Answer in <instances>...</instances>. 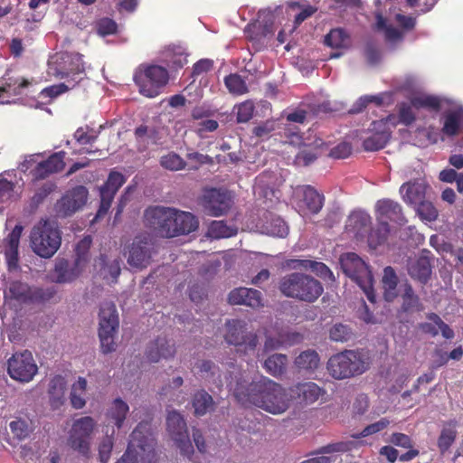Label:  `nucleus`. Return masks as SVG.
<instances>
[{
  "mask_svg": "<svg viewBox=\"0 0 463 463\" xmlns=\"http://www.w3.org/2000/svg\"><path fill=\"white\" fill-rule=\"evenodd\" d=\"M194 374L207 383H220L221 370L220 367L211 360H199L194 364Z\"/></svg>",
  "mask_w": 463,
  "mask_h": 463,
  "instance_id": "31",
  "label": "nucleus"
},
{
  "mask_svg": "<svg viewBox=\"0 0 463 463\" xmlns=\"http://www.w3.org/2000/svg\"><path fill=\"white\" fill-rule=\"evenodd\" d=\"M9 427L14 436L19 440L25 439L32 432V429L28 422L22 419L12 420Z\"/></svg>",
  "mask_w": 463,
  "mask_h": 463,
  "instance_id": "56",
  "label": "nucleus"
},
{
  "mask_svg": "<svg viewBox=\"0 0 463 463\" xmlns=\"http://www.w3.org/2000/svg\"><path fill=\"white\" fill-rule=\"evenodd\" d=\"M2 88H5V93L13 96H20L24 93V90L32 85V81L20 77H7L5 75L1 79Z\"/></svg>",
  "mask_w": 463,
  "mask_h": 463,
  "instance_id": "38",
  "label": "nucleus"
},
{
  "mask_svg": "<svg viewBox=\"0 0 463 463\" xmlns=\"http://www.w3.org/2000/svg\"><path fill=\"white\" fill-rule=\"evenodd\" d=\"M389 424L390 420L387 418H382L378 421L366 426L360 433L353 434L352 437L354 439L367 437L369 435L382 431L387 428Z\"/></svg>",
  "mask_w": 463,
  "mask_h": 463,
  "instance_id": "59",
  "label": "nucleus"
},
{
  "mask_svg": "<svg viewBox=\"0 0 463 463\" xmlns=\"http://www.w3.org/2000/svg\"><path fill=\"white\" fill-rule=\"evenodd\" d=\"M224 84L229 92L236 96L246 94L249 91L245 80L237 73H231L226 76Z\"/></svg>",
  "mask_w": 463,
  "mask_h": 463,
  "instance_id": "46",
  "label": "nucleus"
},
{
  "mask_svg": "<svg viewBox=\"0 0 463 463\" xmlns=\"http://www.w3.org/2000/svg\"><path fill=\"white\" fill-rule=\"evenodd\" d=\"M317 146L304 145L296 155L294 165L297 166H308L318 157Z\"/></svg>",
  "mask_w": 463,
  "mask_h": 463,
  "instance_id": "44",
  "label": "nucleus"
},
{
  "mask_svg": "<svg viewBox=\"0 0 463 463\" xmlns=\"http://www.w3.org/2000/svg\"><path fill=\"white\" fill-rule=\"evenodd\" d=\"M192 405L196 416H203L213 410L214 402L213 397L206 391L200 390L194 394Z\"/></svg>",
  "mask_w": 463,
  "mask_h": 463,
  "instance_id": "37",
  "label": "nucleus"
},
{
  "mask_svg": "<svg viewBox=\"0 0 463 463\" xmlns=\"http://www.w3.org/2000/svg\"><path fill=\"white\" fill-rule=\"evenodd\" d=\"M330 339L335 342H346L352 336L349 326L343 324H335L330 329Z\"/></svg>",
  "mask_w": 463,
  "mask_h": 463,
  "instance_id": "60",
  "label": "nucleus"
},
{
  "mask_svg": "<svg viewBox=\"0 0 463 463\" xmlns=\"http://www.w3.org/2000/svg\"><path fill=\"white\" fill-rule=\"evenodd\" d=\"M64 391H65L64 379L60 375L53 377L51 380L50 384H49L48 392H49L50 396H52V398H54L57 401H60L64 395Z\"/></svg>",
  "mask_w": 463,
  "mask_h": 463,
  "instance_id": "61",
  "label": "nucleus"
},
{
  "mask_svg": "<svg viewBox=\"0 0 463 463\" xmlns=\"http://www.w3.org/2000/svg\"><path fill=\"white\" fill-rule=\"evenodd\" d=\"M288 6L291 9L301 8V11L295 16V28L298 27L304 21L311 17L317 11V8L313 5H306L302 7L299 2H290L288 3Z\"/></svg>",
  "mask_w": 463,
  "mask_h": 463,
  "instance_id": "55",
  "label": "nucleus"
},
{
  "mask_svg": "<svg viewBox=\"0 0 463 463\" xmlns=\"http://www.w3.org/2000/svg\"><path fill=\"white\" fill-rule=\"evenodd\" d=\"M302 336L298 333H288L280 335L279 338L267 337L264 344V351H271L279 349L283 345H293L299 342Z\"/></svg>",
  "mask_w": 463,
  "mask_h": 463,
  "instance_id": "43",
  "label": "nucleus"
},
{
  "mask_svg": "<svg viewBox=\"0 0 463 463\" xmlns=\"http://www.w3.org/2000/svg\"><path fill=\"white\" fill-rule=\"evenodd\" d=\"M224 340L243 355L253 354L259 344L257 334L248 331L247 323L241 319H229L225 322Z\"/></svg>",
  "mask_w": 463,
  "mask_h": 463,
  "instance_id": "7",
  "label": "nucleus"
},
{
  "mask_svg": "<svg viewBox=\"0 0 463 463\" xmlns=\"http://www.w3.org/2000/svg\"><path fill=\"white\" fill-rule=\"evenodd\" d=\"M324 393V390L314 382L298 383L288 388L290 401L299 404H311Z\"/></svg>",
  "mask_w": 463,
  "mask_h": 463,
  "instance_id": "19",
  "label": "nucleus"
},
{
  "mask_svg": "<svg viewBox=\"0 0 463 463\" xmlns=\"http://www.w3.org/2000/svg\"><path fill=\"white\" fill-rule=\"evenodd\" d=\"M143 425L139 423L130 434V439L124 454L115 463H138L139 458L148 450V438L143 434Z\"/></svg>",
  "mask_w": 463,
  "mask_h": 463,
  "instance_id": "17",
  "label": "nucleus"
},
{
  "mask_svg": "<svg viewBox=\"0 0 463 463\" xmlns=\"http://www.w3.org/2000/svg\"><path fill=\"white\" fill-rule=\"evenodd\" d=\"M175 344H169L168 340L164 337H157L152 341L146 348V356L153 363H157L161 359H168L175 355Z\"/></svg>",
  "mask_w": 463,
  "mask_h": 463,
  "instance_id": "23",
  "label": "nucleus"
},
{
  "mask_svg": "<svg viewBox=\"0 0 463 463\" xmlns=\"http://www.w3.org/2000/svg\"><path fill=\"white\" fill-rule=\"evenodd\" d=\"M398 282L399 279L394 269L391 266L385 267L383 269L382 283L384 289V298L386 300L391 301L396 297L395 289Z\"/></svg>",
  "mask_w": 463,
  "mask_h": 463,
  "instance_id": "40",
  "label": "nucleus"
},
{
  "mask_svg": "<svg viewBox=\"0 0 463 463\" xmlns=\"http://www.w3.org/2000/svg\"><path fill=\"white\" fill-rule=\"evenodd\" d=\"M232 392L241 405H253L274 415L281 414L289 408L288 390L268 377L262 376L250 383L239 379Z\"/></svg>",
  "mask_w": 463,
  "mask_h": 463,
  "instance_id": "1",
  "label": "nucleus"
},
{
  "mask_svg": "<svg viewBox=\"0 0 463 463\" xmlns=\"http://www.w3.org/2000/svg\"><path fill=\"white\" fill-rule=\"evenodd\" d=\"M174 216V208L153 206L145 211L144 222L147 227L153 229L161 237L173 238Z\"/></svg>",
  "mask_w": 463,
  "mask_h": 463,
  "instance_id": "10",
  "label": "nucleus"
},
{
  "mask_svg": "<svg viewBox=\"0 0 463 463\" xmlns=\"http://www.w3.org/2000/svg\"><path fill=\"white\" fill-rule=\"evenodd\" d=\"M328 373L335 380L360 375L366 370L363 355L354 350H345L332 355L326 364Z\"/></svg>",
  "mask_w": 463,
  "mask_h": 463,
  "instance_id": "4",
  "label": "nucleus"
},
{
  "mask_svg": "<svg viewBox=\"0 0 463 463\" xmlns=\"http://www.w3.org/2000/svg\"><path fill=\"white\" fill-rule=\"evenodd\" d=\"M114 433L112 430L110 435L107 434L99 445V458L101 463H108L110 458L114 447Z\"/></svg>",
  "mask_w": 463,
  "mask_h": 463,
  "instance_id": "53",
  "label": "nucleus"
},
{
  "mask_svg": "<svg viewBox=\"0 0 463 463\" xmlns=\"http://www.w3.org/2000/svg\"><path fill=\"white\" fill-rule=\"evenodd\" d=\"M99 337L100 340L101 351L104 354L115 350V337L118 329V316L117 308L112 302H104L99 308Z\"/></svg>",
  "mask_w": 463,
  "mask_h": 463,
  "instance_id": "8",
  "label": "nucleus"
},
{
  "mask_svg": "<svg viewBox=\"0 0 463 463\" xmlns=\"http://www.w3.org/2000/svg\"><path fill=\"white\" fill-rule=\"evenodd\" d=\"M320 357L316 350L301 352L294 361L296 367L300 371L314 372L319 365Z\"/></svg>",
  "mask_w": 463,
  "mask_h": 463,
  "instance_id": "36",
  "label": "nucleus"
},
{
  "mask_svg": "<svg viewBox=\"0 0 463 463\" xmlns=\"http://www.w3.org/2000/svg\"><path fill=\"white\" fill-rule=\"evenodd\" d=\"M37 372L38 366L28 350L14 354L7 361V373L15 381L29 383Z\"/></svg>",
  "mask_w": 463,
  "mask_h": 463,
  "instance_id": "9",
  "label": "nucleus"
},
{
  "mask_svg": "<svg viewBox=\"0 0 463 463\" xmlns=\"http://www.w3.org/2000/svg\"><path fill=\"white\" fill-rule=\"evenodd\" d=\"M129 411V407L121 398H116L107 410L106 419L108 423H112L117 429L123 427L124 421Z\"/></svg>",
  "mask_w": 463,
  "mask_h": 463,
  "instance_id": "30",
  "label": "nucleus"
},
{
  "mask_svg": "<svg viewBox=\"0 0 463 463\" xmlns=\"http://www.w3.org/2000/svg\"><path fill=\"white\" fill-rule=\"evenodd\" d=\"M155 252L153 240L148 234H140L134 238L128 247V263L134 268L143 269L146 268Z\"/></svg>",
  "mask_w": 463,
  "mask_h": 463,
  "instance_id": "14",
  "label": "nucleus"
},
{
  "mask_svg": "<svg viewBox=\"0 0 463 463\" xmlns=\"http://www.w3.org/2000/svg\"><path fill=\"white\" fill-rule=\"evenodd\" d=\"M358 443L355 441H339L322 446L314 454H330L335 452H347L357 448Z\"/></svg>",
  "mask_w": 463,
  "mask_h": 463,
  "instance_id": "51",
  "label": "nucleus"
},
{
  "mask_svg": "<svg viewBox=\"0 0 463 463\" xmlns=\"http://www.w3.org/2000/svg\"><path fill=\"white\" fill-rule=\"evenodd\" d=\"M427 318L431 321V323H421L420 325V328L425 334L430 335L431 336H436L439 335V330L441 332V335L446 339H452L454 337V331L447 325L440 317L436 313H429L427 314Z\"/></svg>",
  "mask_w": 463,
  "mask_h": 463,
  "instance_id": "29",
  "label": "nucleus"
},
{
  "mask_svg": "<svg viewBox=\"0 0 463 463\" xmlns=\"http://www.w3.org/2000/svg\"><path fill=\"white\" fill-rule=\"evenodd\" d=\"M288 356L282 354H274L269 356L263 364V367L269 374L279 376L286 371Z\"/></svg>",
  "mask_w": 463,
  "mask_h": 463,
  "instance_id": "41",
  "label": "nucleus"
},
{
  "mask_svg": "<svg viewBox=\"0 0 463 463\" xmlns=\"http://www.w3.org/2000/svg\"><path fill=\"white\" fill-rule=\"evenodd\" d=\"M370 103H374L378 107L382 106L383 103V96L382 94L363 96L359 98V99L354 104L353 109L351 110L353 113H360Z\"/></svg>",
  "mask_w": 463,
  "mask_h": 463,
  "instance_id": "58",
  "label": "nucleus"
},
{
  "mask_svg": "<svg viewBox=\"0 0 463 463\" xmlns=\"http://www.w3.org/2000/svg\"><path fill=\"white\" fill-rule=\"evenodd\" d=\"M164 60L169 69L177 71L187 64V53L180 45H170L163 52Z\"/></svg>",
  "mask_w": 463,
  "mask_h": 463,
  "instance_id": "32",
  "label": "nucleus"
},
{
  "mask_svg": "<svg viewBox=\"0 0 463 463\" xmlns=\"http://www.w3.org/2000/svg\"><path fill=\"white\" fill-rule=\"evenodd\" d=\"M461 115L459 111H451L445 115L442 132L449 136L454 137L458 134L460 128Z\"/></svg>",
  "mask_w": 463,
  "mask_h": 463,
  "instance_id": "48",
  "label": "nucleus"
},
{
  "mask_svg": "<svg viewBox=\"0 0 463 463\" xmlns=\"http://www.w3.org/2000/svg\"><path fill=\"white\" fill-rule=\"evenodd\" d=\"M303 192V202L309 211L313 214L318 213L323 205L325 197L322 194H319L313 186L305 185L302 188Z\"/></svg>",
  "mask_w": 463,
  "mask_h": 463,
  "instance_id": "35",
  "label": "nucleus"
},
{
  "mask_svg": "<svg viewBox=\"0 0 463 463\" xmlns=\"http://www.w3.org/2000/svg\"><path fill=\"white\" fill-rule=\"evenodd\" d=\"M56 291L53 288H31L26 283L14 281L10 284L7 296L21 302H44L52 299Z\"/></svg>",
  "mask_w": 463,
  "mask_h": 463,
  "instance_id": "16",
  "label": "nucleus"
},
{
  "mask_svg": "<svg viewBox=\"0 0 463 463\" xmlns=\"http://www.w3.org/2000/svg\"><path fill=\"white\" fill-rule=\"evenodd\" d=\"M267 229L269 234L276 237L283 238L288 233L287 223L280 218L272 219Z\"/></svg>",
  "mask_w": 463,
  "mask_h": 463,
  "instance_id": "63",
  "label": "nucleus"
},
{
  "mask_svg": "<svg viewBox=\"0 0 463 463\" xmlns=\"http://www.w3.org/2000/svg\"><path fill=\"white\" fill-rule=\"evenodd\" d=\"M279 289L287 298L308 303L316 301L324 291L319 280L301 272L283 276L279 282Z\"/></svg>",
  "mask_w": 463,
  "mask_h": 463,
  "instance_id": "2",
  "label": "nucleus"
},
{
  "mask_svg": "<svg viewBox=\"0 0 463 463\" xmlns=\"http://www.w3.org/2000/svg\"><path fill=\"white\" fill-rule=\"evenodd\" d=\"M125 176L117 171H111L106 183L100 187V205L97 218H101L109 212L111 203L118 189L125 184Z\"/></svg>",
  "mask_w": 463,
  "mask_h": 463,
  "instance_id": "18",
  "label": "nucleus"
},
{
  "mask_svg": "<svg viewBox=\"0 0 463 463\" xmlns=\"http://www.w3.org/2000/svg\"><path fill=\"white\" fill-rule=\"evenodd\" d=\"M88 189L83 185H77L68 190L55 203V212L59 217H68L80 210L87 203Z\"/></svg>",
  "mask_w": 463,
  "mask_h": 463,
  "instance_id": "15",
  "label": "nucleus"
},
{
  "mask_svg": "<svg viewBox=\"0 0 463 463\" xmlns=\"http://www.w3.org/2000/svg\"><path fill=\"white\" fill-rule=\"evenodd\" d=\"M369 131L371 135L363 141V147L365 151H378L388 144L392 129H386L383 121H373Z\"/></svg>",
  "mask_w": 463,
  "mask_h": 463,
  "instance_id": "20",
  "label": "nucleus"
},
{
  "mask_svg": "<svg viewBox=\"0 0 463 463\" xmlns=\"http://www.w3.org/2000/svg\"><path fill=\"white\" fill-rule=\"evenodd\" d=\"M65 155L64 151L55 152L46 160L38 163L31 171L33 180H43L52 174L61 172L65 166Z\"/></svg>",
  "mask_w": 463,
  "mask_h": 463,
  "instance_id": "21",
  "label": "nucleus"
},
{
  "mask_svg": "<svg viewBox=\"0 0 463 463\" xmlns=\"http://www.w3.org/2000/svg\"><path fill=\"white\" fill-rule=\"evenodd\" d=\"M420 305V298L414 293V290L411 284L406 283L404 285V291L402 294V309L404 311H410L413 308L418 307Z\"/></svg>",
  "mask_w": 463,
  "mask_h": 463,
  "instance_id": "57",
  "label": "nucleus"
},
{
  "mask_svg": "<svg viewBox=\"0 0 463 463\" xmlns=\"http://www.w3.org/2000/svg\"><path fill=\"white\" fill-rule=\"evenodd\" d=\"M199 226L198 219L191 213L178 211L175 209L173 218V237L189 234L197 230Z\"/></svg>",
  "mask_w": 463,
  "mask_h": 463,
  "instance_id": "25",
  "label": "nucleus"
},
{
  "mask_svg": "<svg viewBox=\"0 0 463 463\" xmlns=\"http://www.w3.org/2000/svg\"><path fill=\"white\" fill-rule=\"evenodd\" d=\"M340 262L344 273L363 289L371 302H373V277L369 266L354 252L343 255Z\"/></svg>",
  "mask_w": 463,
  "mask_h": 463,
  "instance_id": "5",
  "label": "nucleus"
},
{
  "mask_svg": "<svg viewBox=\"0 0 463 463\" xmlns=\"http://www.w3.org/2000/svg\"><path fill=\"white\" fill-rule=\"evenodd\" d=\"M228 300L232 305H245L252 308L263 306L261 292L254 288H235L230 292Z\"/></svg>",
  "mask_w": 463,
  "mask_h": 463,
  "instance_id": "22",
  "label": "nucleus"
},
{
  "mask_svg": "<svg viewBox=\"0 0 463 463\" xmlns=\"http://www.w3.org/2000/svg\"><path fill=\"white\" fill-rule=\"evenodd\" d=\"M458 422L455 420L445 422L437 440V446L441 454H444L455 442L458 435Z\"/></svg>",
  "mask_w": 463,
  "mask_h": 463,
  "instance_id": "34",
  "label": "nucleus"
},
{
  "mask_svg": "<svg viewBox=\"0 0 463 463\" xmlns=\"http://www.w3.org/2000/svg\"><path fill=\"white\" fill-rule=\"evenodd\" d=\"M96 28L99 35L107 36L116 33L118 25L114 20L105 17L97 22Z\"/></svg>",
  "mask_w": 463,
  "mask_h": 463,
  "instance_id": "64",
  "label": "nucleus"
},
{
  "mask_svg": "<svg viewBox=\"0 0 463 463\" xmlns=\"http://www.w3.org/2000/svg\"><path fill=\"white\" fill-rule=\"evenodd\" d=\"M238 229L234 224L228 225L224 221H213L208 229V234L213 239L230 238L237 234Z\"/></svg>",
  "mask_w": 463,
  "mask_h": 463,
  "instance_id": "42",
  "label": "nucleus"
},
{
  "mask_svg": "<svg viewBox=\"0 0 463 463\" xmlns=\"http://www.w3.org/2000/svg\"><path fill=\"white\" fill-rule=\"evenodd\" d=\"M168 80V71L159 65H141L134 75L140 94L147 98L159 95Z\"/></svg>",
  "mask_w": 463,
  "mask_h": 463,
  "instance_id": "6",
  "label": "nucleus"
},
{
  "mask_svg": "<svg viewBox=\"0 0 463 463\" xmlns=\"http://www.w3.org/2000/svg\"><path fill=\"white\" fill-rule=\"evenodd\" d=\"M166 429L181 454L190 458L194 454V447L184 417L176 411H169L166 417Z\"/></svg>",
  "mask_w": 463,
  "mask_h": 463,
  "instance_id": "13",
  "label": "nucleus"
},
{
  "mask_svg": "<svg viewBox=\"0 0 463 463\" xmlns=\"http://www.w3.org/2000/svg\"><path fill=\"white\" fill-rule=\"evenodd\" d=\"M417 213L421 219L431 222L438 218V211L432 203L423 199L421 202L414 205Z\"/></svg>",
  "mask_w": 463,
  "mask_h": 463,
  "instance_id": "54",
  "label": "nucleus"
},
{
  "mask_svg": "<svg viewBox=\"0 0 463 463\" xmlns=\"http://www.w3.org/2000/svg\"><path fill=\"white\" fill-rule=\"evenodd\" d=\"M411 104L415 109L425 108L433 111H439L441 102L439 97L432 95L414 97L411 100Z\"/></svg>",
  "mask_w": 463,
  "mask_h": 463,
  "instance_id": "49",
  "label": "nucleus"
},
{
  "mask_svg": "<svg viewBox=\"0 0 463 463\" xmlns=\"http://www.w3.org/2000/svg\"><path fill=\"white\" fill-rule=\"evenodd\" d=\"M30 242L35 254L49 259L56 253L61 246V232L48 220H42L33 227Z\"/></svg>",
  "mask_w": 463,
  "mask_h": 463,
  "instance_id": "3",
  "label": "nucleus"
},
{
  "mask_svg": "<svg viewBox=\"0 0 463 463\" xmlns=\"http://www.w3.org/2000/svg\"><path fill=\"white\" fill-rule=\"evenodd\" d=\"M82 268L76 265V261L71 264L66 260H60L56 262L52 273V280L56 283H69L76 279L80 274Z\"/></svg>",
  "mask_w": 463,
  "mask_h": 463,
  "instance_id": "24",
  "label": "nucleus"
},
{
  "mask_svg": "<svg viewBox=\"0 0 463 463\" xmlns=\"http://www.w3.org/2000/svg\"><path fill=\"white\" fill-rule=\"evenodd\" d=\"M92 240L90 236L81 239L76 245L75 254L76 265L84 267L89 260V250L91 246Z\"/></svg>",
  "mask_w": 463,
  "mask_h": 463,
  "instance_id": "52",
  "label": "nucleus"
},
{
  "mask_svg": "<svg viewBox=\"0 0 463 463\" xmlns=\"http://www.w3.org/2000/svg\"><path fill=\"white\" fill-rule=\"evenodd\" d=\"M96 426V422L90 416L81 417L74 420L69 439L70 447L83 456L90 453V439Z\"/></svg>",
  "mask_w": 463,
  "mask_h": 463,
  "instance_id": "11",
  "label": "nucleus"
},
{
  "mask_svg": "<svg viewBox=\"0 0 463 463\" xmlns=\"http://www.w3.org/2000/svg\"><path fill=\"white\" fill-rule=\"evenodd\" d=\"M160 165L163 168L170 171L185 169L186 162L176 153L170 152L160 158Z\"/></svg>",
  "mask_w": 463,
  "mask_h": 463,
  "instance_id": "50",
  "label": "nucleus"
},
{
  "mask_svg": "<svg viewBox=\"0 0 463 463\" xmlns=\"http://www.w3.org/2000/svg\"><path fill=\"white\" fill-rule=\"evenodd\" d=\"M324 43L326 45L335 48V49H341L345 48L348 44V35L345 33V32L343 29L335 28L332 29L326 36Z\"/></svg>",
  "mask_w": 463,
  "mask_h": 463,
  "instance_id": "47",
  "label": "nucleus"
},
{
  "mask_svg": "<svg viewBox=\"0 0 463 463\" xmlns=\"http://www.w3.org/2000/svg\"><path fill=\"white\" fill-rule=\"evenodd\" d=\"M389 232L390 227L388 222L386 221H379L378 225L375 228L371 229L368 233V246L373 250L377 249L386 241Z\"/></svg>",
  "mask_w": 463,
  "mask_h": 463,
  "instance_id": "39",
  "label": "nucleus"
},
{
  "mask_svg": "<svg viewBox=\"0 0 463 463\" xmlns=\"http://www.w3.org/2000/svg\"><path fill=\"white\" fill-rule=\"evenodd\" d=\"M426 188L425 182L414 180L404 183L400 188V193L406 203L414 206L425 199Z\"/></svg>",
  "mask_w": 463,
  "mask_h": 463,
  "instance_id": "27",
  "label": "nucleus"
},
{
  "mask_svg": "<svg viewBox=\"0 0 463 463\" xmlns=\"http://www.w3.org/2000/svg\"><path fill=\"white\" fill-rule=\"evenodd\" d=\"M203 212L210 216H222L226 214L233 204L232 194L224 189H206L200 200Z\"/></svg>",
  "mask_w": 463,
  "mask_h": 463,
  "instance_id": "12",
  "label": "nucleus"
},
{
  "mask_svg": "<svg viewBox=\"0 0 463 463\" xmlns=\"http://www.w3.org/2000/svg\"><path fill=\"white\" fill-rule=\"evenodd\" d=\"M377 218L388 219L392 222L402 223L405 221L402 206L390 199H382L375 205Z\"/></svg>",
  "mask_w": 463,
  "mask_h": 463,
  "instance_id": "28",
  "label": "nucleus"
},
{
  "mask_svg": "<svg viewBox=\"0 0 463 463\" xmlns=\"http://www.w3.org/2000/svg\"><path fill=\"white\" fill-rule=\"evenodd\" d=\"M407 270L412 279L425 285L431 275L430 260L427 256L421 255L408 262Z\"/></svg>",
  "mask_w": 463,
  "mask_h": 463,
  "instance_id": "26",
  "label": "nucleus"
},
{
  "mask_svg": "<svg viewBox=\"0 0 463 463\" xmlns=\"http://www.w3.org/2000/svg\"><path fill=\"white\" fill-rule=\"evenodd\" d=\"M254 104L250 100H246L237 107V121L239 123H246L250 121L253 116Z\"/></svg>",
  "mask_w": 463,
  "mask_h": 463,
  "instance_id": "62",
  "label": "nucleus"
},
{
  "mask_svg": "<svg viewBox=\"0 0 463 463\" xmlns=\"http://www.w3.org/2000/svg\"><path fill=\"white\" fill-rule=\"evenodd\" d=\"M83 68L78 69V71L73 73L71 80H67V82H62L44 88L41 91V96L43 98L53 99L60 96L62 93H65L69 90L74 88L83 79Z\"/></svg>",
  "mask_w": 463,
  "mask_h": 463,
  "instance_id": "33",
  "label": "nucleus"
},
{
  "mask_svg": "<svg viewBox=\"0 0 463 463\" xmlns=\"http://www.w3.org/2000/svg\"><path fill=\"white\" fill-rule=\"evenodd\" d=\"M350 226L357 235L364 236L372 224L371 216L364 212H354L349 217Z\"/></svg>",
  "mask_w": 463,
  "mask_h": 463,
  "instance_id": "45",
  "label": "nucleus"
}]
</instances>
